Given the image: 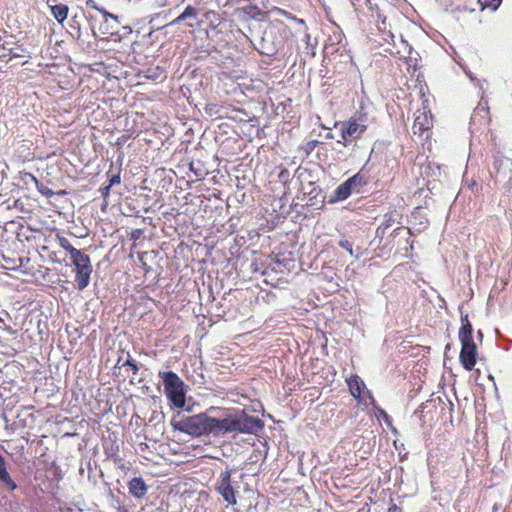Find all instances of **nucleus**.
<instances>
[{"mask_svg":"<svg viewBox=\"0 0 512 512\" xmlns=\"http://www.w3.org/2000/svg\"><path fill=\"white\" fill-rule=\"evenodd\" d=\"M172 426L174 430L192 437L210 435L209 415L207 413L183 416L179 420H173Z\"/></svg>","mask_w":512,"mask_h":512,"instance_id":"obj_3","label":"nucleus"},{"mask_svg":"<svg viewBox=\"0 0 512 512\" xmlns=\"http://www.w3.org/2000/svg\"><path fill=\"white\" fill-rule=\"evenodd\" d=\"M345 182H351L352 192H359L358 188L364 184V178L362 175H360V173H357L354 176L347 179Z\"/></svg>","mask_w":512,"mask_h":512,"instance_id":"obj_16","label":"nucleus"},{"mask_svg":"<svg viewBox=\"0 0 512 512\" xmlns=\"http://www.w3.org/2000/svg\"><path fill=\"white\" fill-rule=\"evenodd\" d=\"M0 57L25 58L30 57L27 49L10 36L0 43Z\"/></svg>","mask_w":512,"mask_h":512,"instance_id":"obj_9","label":"nucleus"},{"mask_svg":"<svg viewBox=\"0 0 512 512\" xmlns=\"http://www.w3.org/2000/svg\"><path fill=\"white\" fill-rule=\"evenodd\" d=\"M44 194H45V195H47V196H49V195H52V194H53V192H52V190H49V189H48Z\"/></svg>","mask_w":512,"mask_h":512,"instance_id":"obj_28","label":"nucleus"},{"mask_svg":"<svg viewBox=\"0 0 512 512\" xmlns=\"http://www.w3.org/2000/svg\"><path fill=\"white\" fill-rule=\"evenodd\" d=\"M98 10L103 14V16H104V18H105V20H106V21L108 20V18H110V19H112V20H114V21H116V22L118 21L117 16H115V15H113V14H111V13L107 12L106 10H104V9H102V8H101V9H98Z\"/></svg>","mask_w":512,"mask_h":512,"instance_id":"obj_20","label":"nucleus"},{"mask_svg":"<svg viewBox=\"0 0 512 512\" xmlns=\"http://www.w3.org/2000/svg\"><path fill=\"white\" fill-rule=\"evenodd\" d=\"M51 13L59 23H62L67 18L68 7L63 4L51 6Z\"/></svg>","mask_w":512,"mask_h":512,"instance_id":"obj_14","label":"nucleus"},{"mask_svg":"<svg viewBox=\"0 0 512 512\" xmlns=\"http://www.w3.org/2000/svg\"><path fill=\"white\" fill-rule=\"evenodd\" d=\"M433 126V119L429 110L423 108L417 110L413 122L412 130L414 135L428 139L430 137V129Z\"/></svg>","mask_w":512,"mask_h":512,"instance_id":"obj_7","label":"nucleus"},{"mask_svg":"<svg viewBox=\"0 0 512 512\" xmlns=\"http://www.w3.org/2000/svg\"><path fill=\"white\" fill-rule=\"evenodd\" d=\"M366 121L362 116L352 117L350 120L341 124V136L344 145H347L351 140H355L361 137L366 131Z\"/></svg>","mask_w":512,"mask_h":512,"instance_id":"obj_6","label":"nucleus"},{"mask_svg":"<svg viewBox=\"0 0 512 512\" xmlns=\"http://www.w3.org/2000/svg\"><path fill=\"white\" fill-rule=\"evenodd\" d=\"M347 384L349 387V391L351 395L359 399L362 392V387L365 386L364 382L360 379L357 375H352L350 378L347 379Z\"/></svg>","mask_w":512,"mask_h":512,"instance_id":"obj_13","label":"nucleus"},{"mask_svg":"<svg viewBox=\"0 0 512 512\" xmlns=\"http://www.w3.org/2000/svg\"><path fill=\"white\" fill-rule=\"evenodd\" d=\"M198 15L197 10L192 6H187L185 10L182 12V18H196Z\"/></svg>","mask_w":512,"mask_h":512,"instance_id":"obj_18","label":"nucleus"},{"mask_svg":"<svg viewBox=\"0 0 512 512\" xmlns=\"http://www.w3.org/2000/svg\"><path fill=\"white\" fill-rule=\"evenodd\" d=\"M351 194V182H343L335 189L331 202L343 201Z\"/></svg>","mask_w":512,"mask_h":512,"instance_id":"obj_12","label":"nucleus"},{"mask_svg":"<svg viewBox=\"0 0 512 512\" xmlns=\"http://www.w3.org/2000/svg\"><path fill=\"white\" fill-rule=\"evenodd\" d=\"M313 148H314V143L309 142V143L307 144V150H308V151H310V150H313Z\"/></svg>","mask_w":512,"mask_h":512,"instance_id":"obj_27","label":"nucleus"},{"mask_svg":"<svg viewBox=\"0 0 512 512\" xmlns=\"http://www.w3.org/2000/svg\"><path fill=\"white\" fill-rule=\"evenodd\" d=\"M129 492L136 498H142L147 492V486L141 477H135L129 482Z\"/></svg>","mask_w":512,"mask_h":512,"instance_id":"obj_11","label":"nucleus"},{"mask_svg":"<svg viewBox=\"0 0 512 512\" xmlns=\"http://www.w3.org/2000/svg\"><path fill=\"white\" fill-rule=\"evenodd\" d=\"M400 42H401V45H403V53L407 52L408 54H410L411 47L408 45L407 41H405L403 38H401Z\"/></svg>","mask_w":512,"mask_h":512,"instance_id":"obj_22","label":"nucleus"},{"mask_svg":"<svg viewBox=\"0 0 512 512\" xmlns=\"http://www.w3.org/2000/svg\"><path fill=\"white\" fill-rule=\"evenodd\" d=\"M123 365L130 366L132 368L134 374H136L138 372V367H137L136 363L130 358H128Z\"/></svg>","mask_w":512,"mask_h":512,"instance_id":"obj_21","label":"nucleus"},{"mask_svg":"<svg viewBox=\"0 0 512 512\" xmlns=\"http://www.w3.org/2000/svg\"><path fill=\"white\" fill-rule=\"evenodd\" d=\"M339 246L343 249H345L347 252H349L351 255H353V247L352 244L348 240H340Z\"/></svg>","mask_w":512,"mask_h":512,"instance_id":"obj_19","label":"nucleus"},{"mask_svg":"<svg viewBox=\"0 0 512 512\" xmlns=\"http://www.w3.org/2000/svg\"><path fill=\"white\" fill-rule=\"evenodd\" d=\"M190 170L195 174V176H197V177L200 176V173L196 169H194L192 164L190 165Z\"/></svg>","mask_w":512,"mask_h":512,"instance_id":"obj_25","label":"nucleus"},{"mask_svg":"<svg viewBox=\"0 0 512 512\" xmlns=\"http://www.w3.org/2000/svg\"><path fill=\"white\" fill-rule=\"evenodd\" d=\"M380 414H381V416H383V417L387 418V413H386L384 410H382V411L380 412Z\"/></svg>","mask_w":512,"mask_h":512,"instance_id":"obj_29","label":"nucleus"},{"mask_svg":"<svg viewBox=\"0 0 512 512\" xmlns=\"http://www.w3.org/2000/svg\"><path fill=\"white\" fill-rule=\"evenodd\" d=\"M76 268L75 281L79 290H84L90 283V276L93 271L91 261L88 255L82 251L71 258Z\"/></svg>","mask_w":512,"mask_h":512,"instance_id":"obj_5","label":"nucleus"},{"mask_svg":"<svg viewBox=\"0 0 512 512\" xmlns=\"http://www.w3.org/2000/svg\"><path fill=\"white\" fill-rule=\"evenodd\" d=\"M58 243L61 248L65 249L70 254V258L81 252V250L73 247L66 237H58Z\"/></svg>","mask_w":512,"mask_h":512,"instance_id":"obj_15","label":"nucleus"},{"mask_svg":"<svg viewBox=\"0 0 512 512\" xmlns=\"http://www.w3.org/2000/svg\"><path fill=\"white\" fill-rule=\"evenodd\" d=\"M209 411L218 413L216 416L209 415L210 435L214 437H222L231 433L254 434L263 428V422L259 418L244 412H231L214 407Z\"/></svg>","mask_w":512,"mask_h":512,"instance_id":"obj_1","label":"nucleus"},{"mask_svg":"<svg viewBox=\"0 0 512 512\" xmlns=\"http://www.w3.org/2000/svg\"><path fill=\"white\" fill-rule=\"evenodd\" d=\"M110 187H111V186H110V185H108L107 187H105V188L103 189V195H104V196H107V195H108L109 190H110Z\"/></svg>","mask_w":512,"mask_h":512,"instance_id":"obj_26","label":"nucleus"},{"mask_svg":"<svg viewBox=\"0 0 512 512\" xmlns=\"http://www.w3.org/2000/svg\"><path fill=\"white\" fill-rule=\"evenodd\" d=\"M160 378L164 384V391L169 401L177 408L185 405L184 383L180 377L172 372H160Z\"/></svg>","mask_w":512,"mask_h":512,"instance_id":"obj_4","label":"nucleus"},{"mask_svg":"<svg viewBox=\"0 0 512 512\" xmlns=\"http://www.w3.org/2000/svg\"><path fill=\"white\" fill-rule=\"evenodd\" d=\"M121 181V178H120V174H116V175H113L111 178H110V186L114 185V184H119Z\"/></svg>","mask_w":512,"mask_h":512,"instance_id":"obj_23","label":"nucleus"},{"mask_svg":"<svg viewBox=\"0 0 512 512\" xmlns=\"http://www.w3.org/2000/svg\"><path fill=\"white\" fill-rule=\"evenodd\" d=\"M285 172H286V171H282V172H280V177H285V174H284Z\"/></svg>","mask_w":512,"mask_h":512,"instance_id":"obj_31","label":"nucleus"},{"mask_svg":"<svg viewBox=\"0 0 512 512\" xmlns=\"http://www.w3.org/2000/svg\"><path fill=\"white\" fill-rule=\"evenodd\" d=\"M482 9L490 8L492 11H496L500 6L502 0H478Z\"/></svg>","mask_w":512,"mask_h":512,"instance_id":"obj_17","label":"nucleus"},{"mask_svg":"<svg viewBox=\"0 0 512 512\" xmlns=\"http://www.w3.org/2000/svg\"><path fill=\"white\" fill-rule=\"evenodd\" d=\"M285 172H286V171H282V172H280V177H285V174H284Z\"/></svg>","mask_w":512,"mask_h":512,"instance_id":"obj_30","label":"nucleus"},{"mask_svg":"<svg viewBox=\"0 0 512 512\" xmlns=\"http://www.w3.org/2000/svg\"><path fill=\"white\" fill-rule=\"evenodd\" d=\"M185 18H182V13L177 17L175 18L171 23L170 25H175V24H178L180 23L181 21H184Z\"/></svg>","mask_w":512,"mask_h":512,"instance_id":"obj_24","label":"nucleus"},{"mask_svg":"<svg viewBox=\"0 0 512 512\" xmlns=\"http://www.w3.org/2000/svg\"><path fill=\"white\" fill-rule=\"evenodd\" d=\"M461 323L462 325L459 330V340L461 342L459 359L463 368L471 371L476 364L477 347L473 341V330L468 320V315L461 316Z\"/></svg>","mask_w":512,"mask_h":512,"instance_id":"obj_2","label":"nucleus"},{"mask_svg":"<svg viewBox=\"0 0 512 512\" xmlns=\"http://www.w3.org/2000/svg\"><path fill=\"white\" fill-rule=\"evenodd\" d=\"M215 489L228 504H237L235 491L231 484V473L229 470L221 472L217 479Z\"/></svg>","mask_w":512,"mask_h":512,"instance_id":"obj_8","label":"nucleus"},{"mask_svg":"<svg viewBox=\"0 0 512 512\" xmlns=\"http://www.w3.org/2000/svg\"><path fill=\"white\" fill-rule=\"evenodd\" d=\"M0 481L9 490L14 491L17 489V484L11 478L6 468L5 458L0 454Z\"/></svg>","mask_w":512,"mask_h":512,"instance_id":"obj_10","label":"nucleus"}]
</instances>
